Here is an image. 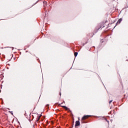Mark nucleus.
<instances>
[{
	"label": "nucleus",
	"instance_id": "nucleus-3",
	"mask_svg": "<svg viewBox=\"0 0 128 128\" xmlns=\"http://www.w3.org/2000/svg\"><path fill=\"white\" fill-rule=\"evenodd\" d=\"M122 18H120L119 19L117 22V24H120V22H122Z\"/></svg>",
	"mask_w": 128,
	"mask_h": 128
},
{
	"label": "nucleus",
	"instance_id": "nucleus-9",
	"mask_svg": "<svg viewBox=\"0 0 128 128\" xmlns=\"http://www.w3.org/2000/svg\"><path fill=\"white\" fill-rule=\"evenodd\" d=\"M12 50H14V47H12Z\"/></svg>",
	"mask_w": 128,
	"mask_h": 128
},
{
	"label": "nucleus",
	"instance_id": "nucleus-4",
	"mask_svg": "<svg viewBox=\"0 0 128 128\" xmlns=\"http://www.w3.org/2000/svg\"><path fill=\"white\" fill-rule=\"evenodd\" d=\"M44 6H48V2H44Z\"/></svg>",
	"mask_w": 128,
	"mask_h": 128
},
{
	"label": "nucleus",
	"instance_id": "nucleus-8",
	"mask_svg": "<svg viewBox=\"0 0 128 128\" xmlns=\"http://www.w3.org/2000/svg\"><path fill=\"white\" fill-rule=\"evenodd\" d=\"M112 102V100H110V102H109V104H110Z\"/></svg>",
	"mask_w": 128,
	"mask_h": 128
},
{
	"label": "nucleus",
	"instance_id": "nucleus-6",
	"mask_svg": "<svg viewBox=\"0 0 128 128\" xmlns=\"http://www.w3.org/2000/svg\"><path fill=\"white\" fill-rule=\"evenodd\" d=\"M62 108H64L66 110H68V107H66V106H62Z\"/></svg>",
	"mask_w": 128,
	"mask_h": 128
},
{
	"label": "nucleus",
	"instance_id": "nucleus-2",
	"mask_svg": "<svg viewBox=\"0 0 128 128\" xmlns=\"http://www.w3.org/2000/svg\"><path fill=\"white\" fill-rule=\"evenodd\" d=\"M78 118V120L76 122L75 126H80V118Z\"/></svg>",
	"mask_w": 128,
	"mask_h": 128
},
{
	"label": "nucleus",
	"instance_id": "nucleus-1",
	"mask_svg": "<svg viewBox=\"0 0 128 128\" xmlns=\"http://www.w3.org/2000/svg\"><path fill=\"white\" fill-rule=\"evenodd\" d=\"M90 116H88V115H86V116H84L82 118V120H84L88 118H90Z\"/></svg>",
	"mask_w": 128,
	"mask_h": 128
},
{
	"label": "nucleus",
	"instance_id": "nucleus-5",
	"mask_svg": "<svg viewBox=\"0 0 128 128\" xmlns=\"http://www.w3.org/2000/svg\"><path fill=\"white\" fill-rule=\"evenodd\" d=\"M40 116H38L37 118H36V122H38V120H40Z\"/></svg>",
	"mask_w": 128,
	"mask_h": 128
},
{
	"label": "nucleus",
	"instance_id": "nucleus-7",
	"mask_svg": "<svg viewBox=\"0 0 128 128\" xmlns=\"http://www.w3.org/2000/svg\"><path fill=\"white\" fill-rule=\"evenodd\" d=\"M78 54V53L77 52H75L74 53V56H77Z\"/></svg>",
	"mask_w": 128,
	"mask_h": 128
},
{
	"label": "nucleus",
	"instance_id": "nucleus-12",
	"mask_svg": "<svg viewBox=\"0 0 128 128\" xmlns=\"http://www.w3.org/2000/svg\"><path fill=\"white\" fill-rule=\"evenodd\" d=\"M60 96H62V94L60 92Z\"/></svg>",
	"mask_w": 128,
	"mask_h": 128
},
{
	"label": "nucleus",
	"instance_id": "nucleus-10",
	"mask_svg": "<svg viewBox=\"0 0 128 128\" xmlns=\"http://www.w3.org/2000/svg\"><path fill=\"white\" fill-rule=\"evenodd\" d=\"M27 58H28V55H26Z\"/></svg>",
	"mask_w": 128,
	"mask_h": 128
},
{
	"label": "nucleus",
	"instance_id": "nucleus-11",
	"mask_svg": "<svg viewBox=\"0 0 128 128\" xmlns=\"http://www.w3.org/2000/svg\"><path fill=\"white\" fill-rule=\"evenodd\" d=\"M106 120L108 122V120H106Z\"/></svg>",
	"mask_w": 128,
	"mask_h": 128
}]
</instances>
